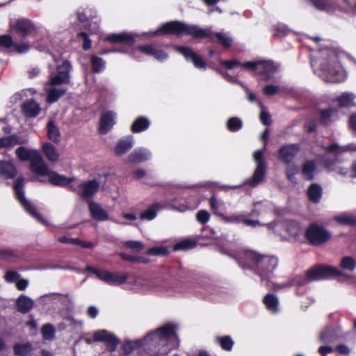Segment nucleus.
I'll list each match as a JSON object with an SVG mask.
<instances>
[{"instance_id":"1","label":"nucleus","mask_w":356,"mask_h":356,"mask_svg":"<svg viewBox=\"0 0 356 356\" xmlns=\"http://www.w3.org/2000/svg\"><path fill=\"white\" fill-rule=\"evenodd\" d=\"M239 266L243 269H250L266 282V286L272 287L270 277L279 264L278 258L272 255L261 254L254 250H246L238 259Z\"/></svg>"},{"instance_id":"2","label":"nucleus","mask_w":356,"mask_h":356,"mask_svg":"<svg viewBox=\"0 0 356 356\" xmlns=\"http://www.w3.org/2000/svg\"><path fill=\"white\" fill-rule=\"evenodd\" d=\"M319 147L327 153L332 155L324 154L319 156L322 164L327 171L335 172L341 175H346L348 173V168L341 165L343 159L341 156L343 153L347 152H356V145L354 144H348L344 146H340L336 143L329 145H319Z\"/></svg>"},{"instance_id":"3","label":"nucleus","mask_w":356,"mask_h":356,"mask_svg":"<svg viewBox=\"0 0 356 356\" xmlns=\"http://www.w3.org/2000/svg\"><path fill=\"white\" fill-rule=\"evenodd\" d=\"M342 275L343 273L335 267L323 264H316L307 270L305 275H298L289 280L286 286H302L312 282L329 278H336Z\"/></svg>"},{"instance_id":"4","label":"nucleus","mask_w":356,"mask_h":356,"mask_svg":"<svg viewBox=\"0 0 356 356\" xmlns=\"http://www.w3.org/2000/svg\"><path fill=\"white\" fill-rule=\"evenodd\" d=\"M200 26L189 25L179 21H170L163 24L154 33V35H175L181 37L183 35L191 36L193 39H197L200 35Z\"/></svg>"},{"instance_id":"5","label":"nucleus","mask_w":356,"mask_h":356,"mask_svg":"<svg viewBox=\"0 0 356 356\" xmlns=\"http://www.w3.org/2000/svg\"><path fill=\"white\" fill-rule=\"evenodd\" d=\"M176 327L172 324H166L165 325L156 330L154 332L147 334L144 341H159L167 340L169 343L170 348H176L179 346V340L175 333Z\"/></svg>"},{"instance_id":"6","label":"nucleus","mask_w":356,"mask_h":356,"mask_svg":"<svg viewBox=\"0 0 356 356\" xmlns=\"http://www.w3.org/2000/svg\"><path fill=\"white\" fill-rule=\"evenodd\" d=\"M24 178L22 176L18 177L13 185V189L15 193L17 200L23 207L24 210L29 213L31 216L36 218L40 222L44 225H47V221L42 218V216L38 212L35 206L32 204L24 196Z\"/></svg>"},{"instance_id":"7","label":"nucleus","mask_w":356,"mask_h":356,"mask_svg":"<svg viewBox=\"0 0 356 356\" xmlns=\"http://www.w3.org/2000/svg\"><path fill=\"white\" fill-rule=\"evenodd\" d=\"M85 270L86 272L94 274L101 281L113 286L124 284L128 279V275L125 272H110L91 266H87Z\"/></svg>"},{"instance_id":"8","label":"nucleus","mask_w":356,"mask_h":356,"mask_svg":"<svg viewBox=\"0 0 356 356\" xmlns=\"http://www.w3.org/2000/svg\"><path fill=\"white\" fill-rule=\"evenodd\" d=\"M266 147L263 149H259L254 154V159L256 163V168L251 177L246 179L244 184L250 187H256L261 184L266 175V162L264 157Z\"/></svg>"},{"instance_id":"9","label":"nucleus","mask_w":356,"mask_h":356,"mask_svg":"<svg viewBox=\"0 0 356 356\" xmlns=\"http://www.w3.org/2000/svg\"><path fill=\"white\" fill-rule=\"evenodd\" d=\"M305 236L310 245L317 246L330 241L332 234L323 226L312 222L306 229Z\"/></svg>"},{"instance_id":"10","label":"nucleus","mask_w":356,"mask_h":356,"mask_svg":"<svg viewBox=\"0 0 356 356\" xmlns=\"http://www.w3.org/2000/svg\"><path fill=\"white\" fill-rule=\"evenodd\" d=\"M15 154L19 160L30 161V170L35 175L38 172V169H40L44 163L42 156L36 150L30 151L26 147L21 146L15 149Z\"/></svg>"},{"instance_id":"11","label":"nucleus","mask_w":356,"mask_h":356,"mask_svg":"<svg viewBox=\"0 0 356 356\" xmlns=\"http://www.w3.org/2000/svg\"><path fill=\"white\" fill-rule=\"evenodd\" d=\"M10 32L22 38L34 35L37 29L34 23L26 18L18 19L10 25Z\"/></svg>"},{"instance_id":"12","label":"nucleus","mask_w":356,"mask_h":356,"mask_svg":"<svg viewBox=\"0 0 356 356\" xmlns=\"http://www.w3.org/2000/svg\"><path fill=\"white\" fill-rule=\"evenodd\" d=\"M36 175L39 176H48L49 183L55 186H67L74 181V178L67 177L65 175H60L55 171L49 170V167L45 162L41 166L40 169H38V172Z\"/></svg>"},{"instance_id":"13","label":"nucleus","mask_w":356,"mask_h":356,"mask_svg":"<svg viewBox=\"0 0 356 356\" xmlns=\"http://www.w3.org/2000/svg\"><path fill=\"white\" fill-rule=\"evenodd\" d=\"M200 35L197 39L209 38L213 43H218L225 49L230 48L233 44V40L227 34L222 32H213L211 29H202L200 27Z\"/></svg>"},{"instance_id":"14","label":"nucleus","mask_w":356,"mask_h":356,"mask_svg":"<svg viewBox=\"0 0 356 356\" xmlns=\"http://www.w3.org/2000/svg\"><path fill=\"white\" fill-rule=\"evenodd\" d=\"M85 340L88 343L97 341L104 342L111 351H114L119 343L118 339L113 334L105 330L93 332L90 337H86Z\"/></svg>"},{"instance_id":"15","label":"nucleus","mask_w":356,"mask_h":356,"mask_svg":"<svg viewBox=\"0 0 356 356\" xmlns=\"http://www.w3.org/2000/svg\"><path fill=\"white\" fill-rule=\"evenodd\" d=\"M320 65L321 71L330 76L334 82L341 81L338 77L340 69L335 56L330 58H325Z\"/></svg>"},{"instance_id":"16","label":"nucleus","mask_w":356,"mask_h":356,"mask_svg":"<svg viewBox=\"0 0 356 356\" xmlns=\"http://www.w3.org/2000/svg\"><path fill=\"white\" fill-rule=\"evenodd\" d=\"M300 150V145L298 143L283 145L278 150V159L285 164H291Z\"/></svg>"},{"instance_id":"17","label":"nucleus","mask_w":356,"mask_h":356,"mask_svg":"<svg viewBox=\"0 0 356 356\" xmlns=\"http://www.w3.org/2000/svg\"><path fill=\"white\" fill-rule=\"evenodd\" d=\"M177 51L183 55L187 61L193 63L194 66L198 69H205L207 66L206 62L202 58L197 54L192 48L189 47L177 46Z\"/></svg>"},{"instance_id":"18","label":"nucleus","mask_w":356,"mask_h":356,"mask_svg":"<svg viewBox=\"0 0 356 356\" xmlns=\"http://www.w3.org/2000/svg\"><path fill=\"white\" fill-rule=\"evenodd\" d=\"M70 64L68 61H63L62 65L57 67V74L51 77L50 84L53 86H59L63 83H69Z\"/></svg>"},{"instance_id":"19","label":"nucleus","mask_w":356,"mask_h":356,"mask_svg":"<svg viewBox=\"0 0 356 356\" xmlns=\"http://www.w3.org/2000/svg\"><path fill=\"white\" fill-rule=\"evenodd\" d=\"M99 184L96 179L88 180L78 185L77 194L83 200L92 198L98 191Z\"/></svg>"},{"instance_id":"20","label":"nucleus","mask_w":356,"mask_h":356,"mask_svg":"<svg viewBox=\"0 0 356 356\" xmlns=\"http://www.w3.org/2000/svg\"><path fill=\"white\" fill-rule=\"evenodd\" d=\"M339 119V110L337 108L329 107L319 111L318 123L322 127H330Z\"/></svg>"},{"instance_id":"21","label":"nucleus","mask_w":356,"mask_h":356,"mask_svg":"<svg viewBox=\"0 0 356 356\" xmlns=\"http://www.w3.org/2000/svg\"><path fill=\"white\" fill-rule=\"evenodd\" d=\"M104 40L111 43H120L129 46H133L135 43L134 36L131 33L125 32L107 35Z\"/></svg>"},{"instance_id":"22","label":"nucleus","mask_w":356,"mask_h":356,"mask_svg":"<svg viewBox=\"0 0 356 356\" xmlns=\"http://www.w3.org/2000/svg\"><path fill=\"white\" fill-rule=\"evenodd\" d=\"M21 109L23 115L28 118L37 117L41 111L40 104L33 99H26L22 104Z\"/></svg>"},{"instance_id":"23","label":"nucleus","mask_w":356,"mask_h":356,"mask_svg":"<svg viewBox=\"0 0 356 356\" xmlns=\"http://www.w3.org/2000/svg\"><path fill=\"white\" fill-rule=\"evenodd\" d=\"M137 50L159 61H163L168 58V54L164 50L155 49L152 44L140 45L137 47Z\"/></svg>"},{"instance_id":"24","label":"nucleus","mask_w":356,"mask_h":356,"mask_svg":"<svg viewBox=\"0 0 356 356\" xmlns=\"http://www.w3.org/2000/svg\"><path fill=\"white\" fill-rule=\"evenodd\" d=\"M115 124L114 113L112 111H106L101 114L99 119V133H108Z\"/></svg>"},{"instance_id":"25","label":"nucleus","mask_w":356,"mask_h":356,"mask_svg":"<svg viewBox=\"0 0 356 356\" xmlns=\"http://www.w3.org/2000/svg\"><path fill=\"white\" fill-rule=\"evenodd\" d=\"M134 145V139L132 136H125L120 138L116 143L114 148V153L120 156L129 151Z\"/></svg>"},{"instance_id":"26","label":"nucleus","mask_w":356,"mask_h":356,"mask_svg":"<svg viewBox=\"0 0 356 356\" xmlns=\"http://www.w3.org/2000/svg\"><path fill=\"white\" fill-rule=\"evenodd\" d=\"M316 169L317 163L315 160H307L302 165V175L305 179L307 181H312L315 178Z\"/></svg>"},{"instance_id":"27","label":"nucleus","mask_w":356,"mask_h":356,"mask_svg":"<svg viewBox=\"0 0 356 356\" xmlns=\"http://www.w3.org/2000/svg\"><path fill=\"white\" fill-rule=\"evenodd\" d=\"M323 193V188L319 184L312 183L307 188V195L310 202L316 204L320 202Z\"/></svg>"},{"instance_id":"28","label":"nucleus","mask_w":356,"mask_h":356,"mask_svg":"<svg viewBox=\"0 0 356 356\" xmlns=\"http://www.w3.org/2000/svg\"><path fill=\"white\" fill-rule=\"evenodd\" d=\"M151 154L145 149H134L128 156V162L130 163H139L150 159Z\"/></svg>"},{"instance_id":"29","label":"nucleus","mask_w":356,"mask_h":356,"mask_svg":"<svg viewBox=\"0 0 356 356\" xmlns=\"http://www.w3.org/2000/svg\"><path fill=\"white\" fill-rule=\"evenodd\" d=\"M92 218L97 221H105L108 219V215L97 203L91 202L88 204Z\"/></svg>"},{"instance_id":"30","label":"nucleus","mask_w":356,"mask_h":356,"mask_svg":"<svg viewBox=\"0 0 356 356\" xmlns=\"http://www.w3.org/2000/svg\"><path fill=\"white\" fill-rule=\"evenodd\" d=\"M17 173V169L11 162L0 161V176L6 179H13Z\"/></svg>"},{"instance_id":"31","label":"nucleus","mask_w":356,"mask_h":356,"mask_svg":"<svg viewBox=\"0 0 356 356\" xmlns=\"http://www.w3.org/2000/svg\"><path fill=\"white\" fill-rule=\"evenodd\" d=\"M278 66L271 60L258 61L257 73L261 75H269L277 71Z\"/></svg>"},{"instance_id":"32","label":"nucleus","mask_w":356,"mask_h":356,"mask_svg":"<svg viewBox=\"0 0 356 356\" xmlns=\"http://www.w3.org/2000/svg\"><path fill=\"white\" fill-rule=\"evenodd\" d=\"M24 143L25 140L17 134H12L0 138V148L12 147L16 145Z\"/></svg>"},{"instance_id":"33","label":"nucleus","mask_w":356,"mask_h":356,"mask_svg":"<svg viewBox=\"0 0 356 356\" xmlns=\"http://www.w3.org/2000/svg\"><path fill=\"white\" fill-rule=\"evenodd\" d=\"M150 125L149 119L144 116L138 117L131 126V131L133 133H140L147 130Z\"/></svg>"},{"instance_id":"34","label":"nucleus","mask_w":356,"mask_h":356,"mask_svg":"<svg viewBox=\"0 0 356 356\" xmlns=\"http://www.w3.org/2000/svg\"><path fill=\"white\" fill-rule=\"evenodd\" d=\"M42 150L48 161L56 162L58 160L59 154L52 143L49 142L44 143L42 145Z\"/></svg>"},{"instance_id":"35","label":"nucleus","mask_w":356,"mask_h":356,"mask_svg":"<svg viewBox=\"0 0 356 356\" xmlns=\"http://www.w3.org/2000/svg\"><path fill=\"white\" fill-rule=\"evenodd\" d=\"M48 138L54 143H58L60 140V133L59 129L52 120H49L47 125Z\"/></svg>"},{"instance_id":"36","label":"nucleus","mask_w":356,"mask_h":356,"mask_svg":"<svg viewBox=\"0 0 356 356\" xmlns=\"http://www.w3.org/2000/svg\"><path fill=\"white\" fill-rule=\"evenodd\" d=\"M334 220L338 224L343 226H354L356 225V216L348 213H341L336 216L334 218Z\"/></svg>"},{"instance_id":"37","label":"nucleus","mask_w":356,"mask_h":356,"mask_svg":"<svg viewBox=\"0 0 356 356\" xmlns=\"http://www.w3.org/2000/svg\"><path fill=\"white\" fill-rule=\"evenodd\" d=\"M91 10L90 9H84L82 11L76 13L77 19L82 26L86 29H90L91 26L92 15H89Z\"/></svg>"},{"instance_id":"38","label":"nucleus","mask_w":356,"mask_h":356,"mask_svg":"<svg viewBox=\"0 0 356 356\" xmlns=\"http://www.w3.org/2000/svg\"><path fill=\"white\" fill-rule=\"evenodd\" d=\"M140 345L141 343L138 341L125 342L123 348L126 356H140V350L137 348Z\"/></svg>"},{"instance_id":"39","label":"nucleus","mask_w":356,"mask_h":356,"mask_svg":"<svg viewBox=\"0 0 356 356\" xmlns=\"http://www.w3.org/2000/svg\"><path fill=\"white\" fill-rule=\"evenodd\" d=\"M90 61L93 72L100 73L104 70L106 63L102 58L92 54L90 56Z\"/></svg>"},{"instance_id":"40","label":"nucleus","mask_w":356,"mask_h":356,"mask_svg":"<svg viewBox=\"0 0 356 356\" xmlns=\"http://www.w3.org/2000/svg\"><path fill=\"white\" fill-rule=\"evenodd\" d=\"M13 350L17 356H31L33 348L30 343H17L14 346Z\"/></svg>"},{"instance_id":"41","label":"nucleus","mask_w":356,"mask_h":356,"mask_svg":"<svg viewBox=\"0 0 356 356\" xmlns=\"http://www.w3.org/2000/svg\"><path fill=\"white\" fill-rule=\"evenodd\" d=\"M161 205L160 203L156 202L150 206L145 211L142 212L140 215V218L141 220H153L156 216L159 209L161 208Z\"/></svg>"},{"instance_id":"42","label":"nucleus","mask_w":356,"mask_h":356,"mask_svg":"<svg viewBox=\"0 0 356 356\" xmlns=\"http://www.w3.org/2000/svg\"><path fill=\"white\" fill-rule=\"evenodd\" d=\"M197 243L194 240L184 239L176 243L172 248L173 251H186L194 248Z\"/></svg>"},{"instance_id":"43","label":"nucleus","mask_w":356,"mask_h":356,"mask_svg":"<svg viewBox=\"0 0 356 356\" xmlns=\"http://www.w3.org/2000/svg\"><path fill=\"white\" fill-rule=\"evenodd\" d=\"M33 302L32 300L25 296H20L17 301V307L19 312L27 313L32 308Z\"/></svg>"},{"instance_id":"44","label":"nucleus","mask_w":356,"mask_h":356,"mask_svg":"<svg viewBox=\"0 0 356 356\" xmlns=\"http://www.w3.org/2000/svg\"><path fill=\"white\" fill-rule=\"evenodd\" d=\"M209 206L212 213L222 219L225 214L220 211L222 204L217 199L216 195L213 193L209 198Z\"/></svg>"},{"instance_id":"45","label":"nucleus","mask_w":356,"mask_h":356,"mask_svg":"<svg viewBox=\"0 0 356 356\" xmlns=\"http://www.w3.org/2000/svg\"><path fill=\"white\" fill-rule=\"evenodd\" d=\"M118 255L122 261H125L136 264H148L149 262V259L142 256L129 255L124 252H120Z\"/></svg>"},{"instance_id":"46","label":"nucleus","mask_w":356,"mask_h":356,"mask_svg":"<svg viewBox=\"0 0 356 356\" xmlns=\"http://www.w3.org/2000/svg\"><path fill=\"white\" fill-rule=\"evenodd\" d=\"M337 102L340 108H348L354 105L353 96L351 94L344 92L337 97Z\"/></svg>"},{"instance_id":"47","label":"nucleus","mask_w":356,"mask_h":356,"mask_svg":"<svg viewBox=\"0 0 356 356\" xmlns=\"http://www.w3.org/2000/svg\"><path fill=\"white\" fill-rule=\"evenodd\" d=\"M19 259L17 252L10 249L0 250V260L8 262H15Z\"/></svg>"},{"instance_id":"48","label":"nucleus","mask_w":356,"mask_h":356,"mask_svg":"<svg viewBox=\"0 0 356 356\" xmlns=\"http://www.w3.org/2000/svg\"><path fill=\"white\" fill-rule=\"evenodd\" d=\"M285 231L292 237H297L300 232V225L295 220H288L285 224Z\"/></svg>"},{"instance_id":"49","label":"nucleus","mask_w":356,"mask_h":356,"mask_svg":"<svg viewBox=\"0 0 356 356\" xmlns=\"http://www.w3.org/2000/svg\"><path fill=\"white\" fill-rule=\"evenodd\" d=\"M264 303L266 307L273 312H275L277 310L278 307V299L273 294H267L264 298Z\"/></svg>"},{"instance_id":"50","label":"nucleus","mask_w":356,"mask_h":356,"mask_svg":"<svg viewBox=\"0 0 356 356\" xmlns=\"http://www.w3.org/2000/svg\"><path fill=\"white\" fill-rule=\"evenodd\" d=\"M65 92L66 90L62 88L49 89L47 94V102L49 103L56 102L60 97L65 95Z\"/></svg>"},{"instance_id":"51","label":"nucleus","mask_w":356,"mask_h":356,"mask_svg":"<svg viewBox=\"0 0 356 356\" xmlns=\"http://www.w3.org/2000/svg\"><path fill=\"white\" fill-rule=\"evenodd\" d=\"M340 267L345 270L353 271L356 268V261L350 256L343 257L340 262Z\"/></svg>"},{"instance_id":"52","label":"nucleus","mask_w":356,"mask_h":356,"mask_svg":"<svg viewBox=\"0 0 356 356\" xmlns=\"http://www.w3.org/2000/svg\"><path fill=\"white\" fill-rule=\"evenodd\" d=\"M146 253L152 256L166 257L169 254L170 251L168 248L165 246H154L147 249Z\"/></svg>"},{"instance_id":"53","label":"nucleus","mask_w":356,"mask_h":356,"mask_svg":"<svg viewBox=\"0 0 356 356\" xmlns=\"http://www.w3.org/2000/svg\"><path fill=\"white\" fill-rule=\"evenodd\" d=\"M242 121L237 117L230 118L227 122V128L229 131L235 132L242 128Z\"/></svg>"},{"instance_id":"54","label":"nucleus","mask_w":356,"mask_h":356,"mask_svg":"<svg viewBox=\"0 0 356 356\" xmlns=\"http://www.w3.org/2000/svg\"><path fill=\"white\" fill-rule=\"evenodd\" d=\"M319 339L322 343H329L334 341V330L329 327L323 330L320 334Z\"/></svg>"},{"instance_id":"55","label":"nucleus","mask_w":356,"mask_h":356,"mask_svg":"<svg viewBox=\"0 0 356 356\" xmlns=\"http://www.w3.org/2000/svg\"><path fill=\"white\" fill-rule=\"evenodd\" d=\"M216 341L220 344V347L227 351H230L234 345V341L229 336H224L216 339Z\"/></svg>"},{"instance_id":"56","label":"nucleus","mask_w":356,"mask_h":356,"mask_svg":"<svg viewBox=\"0 0 356 356\" xmlns=\"http://www.w3.org/2000/svg\"><path fill=\"white\" fill-rule=\"evenodd\" d=\"M286 176L289 181L296 183V175L299 172V168L295 164H286Z\"/></svg>"},{"instance_id":"57","label":"nucleus","mask_w":356,"mask_h":356,"mask_svg":"<svg viewBox=\"0 0 356 356\" xmlns=\"http://www.w3.org/2000/svg\"><path fill=\"white\" fill-rule=\"evenodd\" d=\"M245 213H233L230 216H223L222 220L227 223H241L243 222Z\"/></svg>"},{"instance_id":"58","label":"nucleus","mask_w":356,"mask_h":356,"mask_svg":"<svg viewBox=\"0 0 356 356\" xmlns=\"http://www.w3.org/2000/svg\"><path fill=\"white\" fill-rule=\"evenodd\" d=\"M15 42L10 35L5 34L0 35V47L10 49L13 47Z\"/></svg>"},{"instance_id":"59","label":"nucleus","mask_w":356,"mask_h":356,"mask_svg":"<svg viewBox=\"0 0 356 356\" xmlns=\"http://www.w3.org/2000/svg\"><path fill=\"white\" fill-rule=\"evenodd\" d=\"M76 37L83 40L82 48L84 51H87L91 48L92 41L87 33L83 31L77 33Z\"/></svg>"},{"instance_id":"60","label":"nucleus","mask_w":356,"mask_h":356,"mask_svg":"<svg viewBox=\"0 0 356 356\" xmlns=\"http://www.w3.org/2000/svg\"><path fill=\"white\" fill-rule=\"evenodd\" d=\"M41 332L43 338L46 340H51L54 337L55 330L50 324L43 325Z\"/></svg>"},{"instance_id":"61","label":"nucleus","mask_w":356,"mask_h":356,"mask_svg":"<svg viewBox=\"0 0 356 356\" xmlns=\"http://www.w3.org/2000/svg\"><path fill=\"white\" fill-rule=\"evenodd\" d=\"M289 30L284 24H277L273 27V36L284 37L289 34Z\"/></svg>"},{"instance_id":"62","label":"nucleus","mask_w":356,"mask_h":356,"mask_svg":"<svg viewBox=\"0 0 356 356\" xmlns=\"http://www.w3.org/2000/svg\"><path fill=\"white\" fill-rule=\"evenodd\" d=\"M123 245L129 249L136 250L140 251L144 248V244L138 241H126L123 243Z\"/></svg>"},{"instance_id":"63","label":"nucleus","mask_w":356,"mask_h":356,"mask_svg":"<svg viewBox=\"0 0 356 356\" xmlns=\"http://www.w3.org/2000/svg\"><path fill=\"white\" fill-rule=\"evenodd\" d=\"M280 86L272 84L266 85L263 88V93L266 96H273L280 92Z\"/></svg>"},{"instance_id":"64","label":"nucleus","mask_w":356,"mask_h":356,"mask_svg":"<svg viewBox=\"0 0 356 356\" xmlns=\"http://www.w3.org/2000/svg\"><path fill=\"white\" fill-rule=\"evenodd\" d=\"M348 129L356 136V113H352L348 120Z\"/></svg>"}]
</instances>
